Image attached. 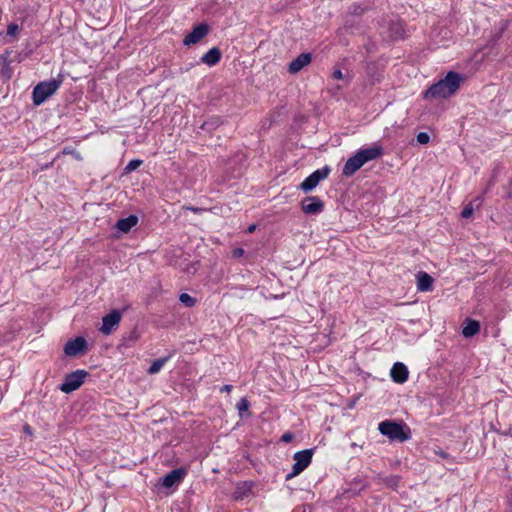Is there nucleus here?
Wrapping results in <instances>:
<instances>
[{"instance_id":"15","label":"nucleus","mask_w":512,"mask_h":512,"mask_svg":"<svg viewBox=\"0 0 512 512\" xmlns=\"http://www.w3.org/2000/svg\"><path fill=\"white\" fill-rule=\"evenodd\" d=\"M433 285V278L426 272H419L417 274V289L421 292L431 291Z\"/></svg>"},{"instance_id":"16","label":"nucleus","mask_w":512,"mask_h":512,"mask_svg":"<svg viewBox=\"0 0 512 512\" xmlns=\"http://www.w3.org/2000/svg\"><path fill=\"white\" fill-rule=\"evenodd\" d=\"M221 59V51L217 47L211 48L201 57V61L208 66L216 65Z\"/></svg>"},{"instance_id":"13","label":"nucleus","mask_w":512,"mask_h":512,"mask_svg":"<svg viewBox=\"0 0 512 512\" xmlns=\"http://www.w3.org/2000/svg\"><path fill=\"white\" fill-rule=\"evenodd\" d=\"M391 378L396 383H404L408 378L407 367L400 362H396L390 371Z\"/></svg>"},{"instance_id":"9","label":"nucleus","mask_w":512,"mask_h":512,"mask_svg":"<svg viewBox=\"0 0 512 512\" xmlns=\"http://www.w3.org/2000/svg\"><path fill=\"white\" fill-rule=\"evenodd\" d=\"M87 348V342L83 337H77L68 341L64 346V352L69 357H75L83 353Z\"/></svg>"},{"instance_id":"11","label":"nucleus","mask_w":512,"mask_h":512,"mask_svg":"<svg viewBox=\"0 0 512 512\" xmlns=\"http://www.w3.org/2000/svg\"><path fill=\"white\" fill-rule=\"evenodd\" d=\"M323 202L315 196L305 198L302 204V210L306 214H317L323 210Z\"/></svg>"},{"instance_id":"25","label":"nucleus","mask_w":512,"mask_h":512,"mask_svg":"<svg viewBox=\"0 0 512 512\" xmlns=\"http://www.w3.org/2000/svg\"><path fill=\"white\" fill-rule=\"evenodd\" d=\"M142 164L141 160H131L125 167L126 172H132L136 170Z\"/></svg>"},{"instance_id":"7","label":"nucleus","mask_w":512,"mask_h":512,"mask_svg":"<svg viewBox=\"0 0 512 512\" xmlns=\"http://www.w3.org/2000/svg\"><path fill=\"white\" fill-rule=\"evenodd\" d=\"M329 173L330 169L328 167H323L321 169L314 171L301 183L300 188L304 192H309L313 190L321 180L328 177Z\"/></svg>"},{"instance_id":"12","label":"nucleus","mask_w":512,"mask_h":512,"mask_svg":"<svg viewBox=\"0 0 512 512\" xmlns=\"http://www.w3.org/2000/svg\"><path fill=\"white\" fill-rule=\"evenodd\" d=\"M311 60V53H302L289 64L288 71L291 74H296L310 64Z\"/></svg>"},{"instance_id":"28","label":"nucleus","mask_w":512,"mask_h":512,"mask_svg":"<svg viewBox=\"0 0 512 512\" xmlns=\"http://www.w3.org/2000/svg\"><path fill=\"white\" fill-rule=\"evenodd\" d=\"M19 30V27L17 24H10L7 28V34L10 36H15Z\"/></svg>"},{"instance_id":"10","label":"nucleus","mask_w":512,"mask_h":512,"mask_svg":"<svg viewBox=\"0 0 512 512\" xmlns=\"http://www.w3.org/2000/svg\"><path fill=\"white\" fill-rule=\"evenodd\" d=\"M209 32L207 24H200L196 26L183 40L184 45H192L202 40Z\"/></svg>"},{"instance_id":"1","label":"nucleus","mask_w":512,"mask_h":512,"mask_svg":"<svg viewBox=\"0 0 512 512\" xmlns=\"http://www.w3.org/2000/svg\"><path fill=\"white\" fill-rule=\"evenodd\" d=\"M462 77L450 71L443 79L430 86L424 93V99L447 98L456 93L460 87Z\"/></svg>"},{"instance_id":"18","label":"nucleus","mask_w":512,"mask_h":512,"mask_svg":"<svg viewBox=\"0 0 512 512\" xmlns=\"http://www.w3.org/2000/svg\"><path fill=\"white\" fill-rule=\"evenodd\" d=\"M480 331V324L476 320H467L466 325L462 329V334L466 338L476 335Z\"/></svg>"},{"instance_id":"19","label":"nucleus","mask_w":512,"mask_h":512,"mask_svg":"<svg viewBox=\"0 0 512 512\" xmlns=\"http://www.w3.org/2000/svg\"><path fill=\"white\" fill-rule=\"evenodd\" d=\"M482 205V198L477 197L473 199L471 202H469L462 210L461 216L463 218H469L472 216L474 210H477Z\"/></svg>"},{"instance_id":"2","label":"nucleus","mask_w":512,"mask_h":512,"mask_svg":"<svg viewBox=\"0 0 512 512\" xmlns=\"http://www.w3.org/2000/svg\"><path fill=\"white\" fill-rule=\"evenodd\" d=\"M382 153L383 151L380 146H372L359 150L355 155L346 161L342 170V174L346 177L352 176L365 163L379 158Z\"/></svg>"},{"instance_id":"22","label":"nucleus","mask_w":512,"mask_h":512,"mask_svg":"<svg viewBox=\"0 0 512 512\" xmlns=\"http://www.w3.org/2000/svg\"><path fill=\"white\" fill-rule=\"evenodd\" d=\"M179 300L187 307H192L196 303V300L187 293H182Z\"/></svg>"},{"instance_id":"35","label":"nucleus","mask_w":512,"mask_h":512,"mask_svg":"<svg viewBox=\"0 0 512 512\" xmlns=\"http://www.w3.org/2000/svg\"><path fill=\"white\" fill-rule=\"evenodd\" d=\"M351 446H352L353 448H357L356 443H352V445H351Z\"/></svg>"},{"instance_id":"27","label":"nucleus","mask_w":512,"mask_h":512,"mask_svg":"<svg viewBox=\"0 0 512 512\" xmlns=\"http://www.w3.org/2000/svg\"><path fill=\"white\" fill-rule=\"evenodd\" d=\"M417 141L418 143L420 144H427L429 141H430V136L428 133L426 132H420L418 135H417Z\"/></svg>"},{"instance_id":"32","label":"nucleus","mask_w":512,"mask_h":512,"mask_svg":"<svg viewBox=\"0 0 512 512\" xmlns=\"http://www.w3.org/2000/svg\"><path fill=\"white\" fill-rule=\"evenodd\" d=\"M243 253H244V251H243V249H241V248L236 249V250L234 251V254H235L236 256H241V255H243Z\"/></svg>"},{"instance_id":"3","label":"nucleus","mask_w":512,"mask_h":512,"mask_svg":"<svg viewBox=\"0 0 512 512\" xmlns=\"http://www.w3.org/2000/svg\"><path fill=\"white\" fill-rule=\"evenodd\" d=\"M62 82L63 76L58 75L57 78L38 83L33 89V103L41 105L60 88Z\"/></svg>"},{"instance_id":"17","label":"nucleus","mask_w":512,"mask_h":512,"mask_svg":"<svg viewBox=\"0 0 512 512\" xmlns=\"http://www.w3.org/2000/svg\"><path fill=\"white\" fill-rule=\"evenodd\" d=\"M138 222V218L131 215L127 218L119 219L116 223V228L123 233H128Z\"/></svg>"},{"instance_id":"6","label":"nucleus","mask_w":512,"mask_h":512,"mask_svg":"<svg viewBox=\"0 0 512 512\" xmlns=\"http://www.w3.org/2000/svg\"><path fill=\"white\" fill-rule=\"evenodd\" d=\"M87 375V371L82 369L66 375L63 383L60 385V390L67 394L77 390L83 384Z\"/></svg>"},{"instance_id":"23","label":"nucleus","mask_w":512,"mask_h":512,"mask_svg":"<svg viewBox=\"0 0 512 512\" xmlns=\"http://www.w3.org/2000/svg\"><path fill=\"white\" fill-rule=\"evenodd\" d=\"M237 409L239 414L242 416L245 412H248L249 409V401L246 398L240 399L237 404Z\"/></svg>"},{"instance_id":"30","label":"nucleus","mask_w":512,"mask_h":512,"mask_svg":"<svg viewBox=\"0 0 512 512\" xmlns=\"http://www.w3.org/2000/svg\"><path fill=\"white\" fill-rule=\"evenodd\" d=\"M231 390H232V386H231V385H224V386L221 388V392H227V393H229Z\"/></svg>"},{"instance_id":"14","label":"nucleus","mask_w":512,"mask_h":512,"mask_svg":"<svg viewBox=\"0 0 512 512\" xmlns=\"http://www.w3.org/2000/svg\"><path fill=\"white\" fill-rule=\"evenodd\" d=\"M184 474V470L182 469L172 470L171 472L164 476L162 480V485L167 488H170L175 484L179 483L182 480Z\"/></svg>"},{"instance_id":"5","label":"nucleus","mask_w":512,"mask_h":512,"mask_svg":"<svg viewBox=\"0 0 512 512\" xmlns=\"http://www.w3.org/2000/svg\"><path fill=\"white\" fill-rule=\"evenodd\" d=\"M312 456V449H306L296 452L293 456L295 463L293 465L292 472L287 474L286 480H290L295 476L299 475L300 473H302L310 465L312 461Z\"/></svg>"},{"instance_id":"4","label":"nucleus","mask_w":512,"mask_h":512,"mask_svg":"<svg viewBox=\"0 0 512 512\" xmlns=\"http://www.w3.org/2000/svg\"><path fill=\"white\" fill-rule=\"evenodd\" d=\"M405 426L391 420H385L379 423L380 433L391 441L404 442L409 439V435L404 430Z\"/></svg>"},{"instance_id":"26","label":"nucleus","mask_w":512,"mask_h":512,"mask_svg":"<svg viewBox=\"0 0 512 512\" xmlns=\"http://www.w3.org/2000/svg\"><path fill=\"white\" fill-rule=\"evenodd\" d=\"M333 79L344 80L346 83L349 82V77L344 75L340 69H335L332 74Z\"/></svg>"},{"instance_id":"29","label":"nucleus","mask_w":512,"mask_h":512,"mask_svg":"<svg viewBox=\"0 0 512 512\" xmlns=\"http://www.w3.org/2000/svg\"><path fill=\"white\" fill-rule=\"evenodd\" d=\"M292 439H293V434L289 433V432L283 434V436H282V441H284V442H290V441H292Z\"/></svg>"},{"instance_id":"24","label":"nucleus","mask_w":512,"mask_h":512,"mask_svg":"<svg viewBox=\"0 0 512 512\" xmlns=\"http://www.w3.org/2000/svg\"><path fill=\"white\" fill-rule=\"evenodd\" d=\"M349 12L350 14L354 15V16H361L364 14L365 12V8L360 6V5H352L350 8H349Z\"/></svg>"},{"instance_id":"20","label":"nucleus","mask_w":512,"mask_h":512,"mask_svg":"<svg viewBox=\"0 0 512 512\" xmlns=\"http://www.w3.org/2000/svg\"><path fill=\"white\" fill-rule=\"evenodd\" d=\"M167 360H168V357L159 358V359L153 361V363L151 364V366L148 369V373L149 374H156V373H158L162 369L164 364L167 362Z\"/></svg>"},{"instance_id":"8","label":"nucleus","mask_w":512,"mask_h":512,"mask_svg":"<svg viewBox=\"0 0 512 512\" xmlns=\"http://www.w3.org/2000/svg\"><path fill=\"white\" fill-rule=\"evenodd\" d=\"M120 320L121 313L118 310H113L103 317L100 331L105 335H109L119 325Z\"/></svg>"},{"instance_id":"34","label":"nucleus","mask_w":512,"mask_h":512,"mask_svg":"<svg viewBox=\"0 0 512 512\" xmlns=\"http://www.w3.org/2000/svg\"><path fill=\"white\" fill-rule=\"evenodd\" d=\"M187 209L192 210L193 212H197L198 211V209L194 208V207H188Z\"/></svg>"},{"instance_id":"21","label":"nucleus","mask_w":512,"mask_h":512,"mask_svg":"<svg viewBox=\"0 0 512 512\" xmlns=\"http://www.w3.org/2000/svg\"><path fill=\"white\" fill-rule=\"evenodd\" d=\"M250 492V487L246 484L238 485L234 492V499H243Z\"/></svg>"},{"instance_id":"31","label":"nucleus","mask_w":512,"mask_h":512,"mask_svg":"<svg viewBox=\"0 0 512 512\" xmlns=\"http://www.w3.org/2000/svg\"><path fill=\"white\" fill-rule=\"evenodd\" d=\"M255 229H256V225H255V224H252V225H250V226L248 227L247 232H248V233H253V232L255 231Z\"/></svg>"},{"instance_id":"33","label":"nucleus","mask_w":512,"mask_h":512,"mask_svg":"<svg viewBox=\"0 0 512 512\" xmlns=\"http://www.w3.org/2000/svg\"><path fill=\"white\" fill-rule=\"evenodd\" d=\"M24 431H25L26 433H29V434L31 433V429H30V427H29L28 425H25V426H24Z\"/></svg>"}]
</instances>
